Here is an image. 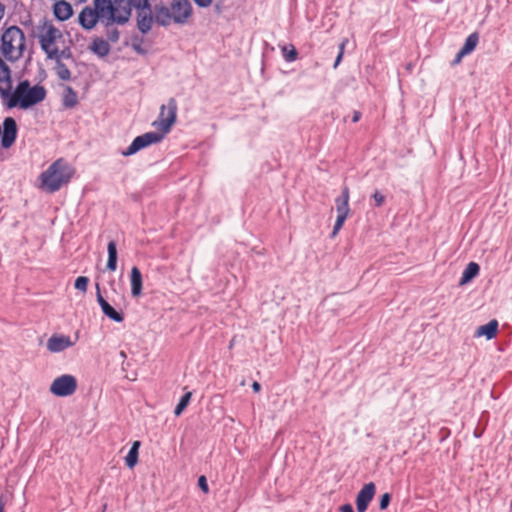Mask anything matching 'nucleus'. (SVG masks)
<instances>
[{
  "label": "nucleus",
  "instance_id": "49",
  "mask_svg": "<svg viewBox=\"0 0 512 512\" xmlns=\"http://www.w3.org/2000/svg\"><path fill=\"white\" fill-rule=\"evenodd\" d=\"M80 2H85L86 0H79Z\"/></svg>",
  "mask_w": 512,
  "mask_h": 512
},
{
  "label": "nucleus",
  "instance_id": "41",
  "mask_svg": "<svg viewBox=\"0 0 512 512\" xmlns=\"http://www.w3.org/2000/svg\"><path fill=\"white\" fill-rule=\"evenodd\" d=\"M198 485L200 487V489L204 492V493H208L209 492V487H208V484H207V479L205 476H200L199 479H198Z\"/></svg>",
  "mask_w": 512,
  "mask_h": 512
},
{
  "label": "nucleus",
  "instance_id": "34",
  "mask_svg": "<svg viewBox=\"0 0 512 512\" xmlns=\"http://www.w3.org/2000/svg\"><path fill=\"white\" fill-rule=\"evenodd\" d=\"M143 39L140 37H134L132 39V49L139 55H145L147 51L142 47Z\"/></svg>",
  "mask_w": 512,
  "mask_h": 512
},
{
  "label": "nucleus",
  "instance_id": "31",
  "mask_svg": "<svg viewBox=\"0 0 512 512\" xmlns=\"http://www.w3.org/2000/svg\"><path fill=\"white\" fill-rule=\"evenodd\" d=\"M2 98H8V101L6 103L8 108H14L16 106H19L21 108V96L17 93V88L15 89L14 93L10 92V96Z\"/></svg>",
  "mask_w": 512,
  "mask_h": 512
},
{
  "label": "nucleus",
  "instance_id": "20",
  "mask_svg": "<svg viewBox=\"0 0 512 512\" xmlns=\"http://www.w3.org/2000/svg\"><path fill=\"white\" fill-rule=\"evenodd\" d=\"M130 283H131V294L133 297H139L142 294V274L138 267L133 266L131 269L130 275Z\"/></svg>",
  "mask_w": 512,
  "mask_h": 512
},
{
  "label": "nucleus",
  "instance_id": "47",
  "mask_svg": "<svg viewBox=\"0 0 512 512\" xmlns=\"http://www.w3.org/2000/svg\"><path fill=\"white\" fill-rule=\"evenodd\" d=\"M252 389H253V391H254V392H259V391L261 390V385H260V383H258V382H256V381H255V382H253V384H252Z\"/></svg>",
  "mask_w": 512,
  "mask_h": 512
},
{
  "label": "nucleus",
  "instance_id": "5",
  "mask_svg": "<svg viewBox=\"0 0 512 512\" xmlns=\"http://www.w3.org/2000/svg\"><path fill=\"white\" fill-rule=\"evenodd\" d=\"M17 93L21 96V109H28L42 102L47 95L44 86L35 85L31 87L28 80L21 81L17 85Z\"/></svg>",
  "mask_w": 512,
  "mask_h": 512
},
{
  "label": "nucleus",
  "instance_id": "10",
  "mask_svg": "<svg viewBox=\"0 0 512 512\" xmlns=\"http://www.w3.org/2000/svg\"><path fill=\"white\" fill-rule=\"evenodd\" d=\"M174 23L184 24L191 17L193 8L189 0H173L170 5Z\"/></svg>",
  "mask_w": 512,
  "mask_h": 512
},
{
  "label": "nucleus",
  "instance_id": "40",
  "mask_svg": "<svg viewBox=\"0 0 512 512\" xmlns=\"http://www.w3.org/2000/svg\"><path fill=\"white\" fill-rule=\"evenodd\" d=\"M96 289H97V293H96L97 302L100 305L101 309H103L105 307V305L108 304V302L102 296L98 283L96 284Z\"/></svg>",
  "mask_w": 512,
  "mask_h": 512
},
{
  "label": "nucleus",
  "instance_id": "22",
  "mask_svg": "<svg viewBox=\"0 0 512 512\" xmlns=\"http://www.w3.org/2000/svg\"><path fill=\"white\" fill-rule=\"evenodd\" d=\"M479 271V265L475 262H470L464 269L459 284L465 285L469 283L473 278H475L479 274Z\"/></svg>",
  "mask_w": 512,
  "mask_h": 512
},
{
  "label": "nucleus",
  "instance_id": "13",
  "mask_svg": "<svg viewBox=\"0 0 512 512\" xmlns=\"http://www.w3.org/2000/svg\"><path fill=\"white\" fill-rule=\"evenodd\" d=\"M154 22L152 6L136 10V26L142 34L150 32Z\"/></svg>",
  "mask_w": 512,
  "mask_h": 512
},
{
  "label": "nucleus",
  "instance_id": "24",
  "mask_svg": "<svg viewBox=\"0 0 512 512\" xmlns=\"http://www.w3.org/2000/svg\"><path fill=\"white\" fill-rule=\"evenodd\" d=\"M62 101L65 108H74L78 104L77 93L72 87L67 86L65 88Z\"/></svg>",
  "mask_w": 512,
  "mask_h": 512
},
{
  "label": "nucleus",
  "instance_id": "19",
  "mask_svg": "<svg viewBox=\"0 0 512 512\" xmlns=\"http://www.w3.org/2000/svg\"><path fill=\"white\" fill-rule=\"evenodd\" d=\"M349 188L344 186L342 189L341 196L335 199L337 215L348 216L349 209Z\"/></svg>",
  "mask_w": 512,
  "mask_h": 512
},
{
  "label": "nucleus",
  "instance_id": "15",
  "mask_svg": "<svg viewBox=\"0 0 512 512\" xmlns=\"http://www.w3.org/2000/svg\"><path fill=\"white\" fill-rule=\"evenodd\" d=\"M152 11H153V16H154V21L157 24H159L163 27H167L171 24L172 21L174 22V17L171 14L170 7H167L166 5H164L162 3L156 4L152 8Z\"/></svg>",
  "mask_w": 512,
  "mask_h": 512
},
{
  "label": "nucleus",
  "instance_id": "12",
  "mask_svg": "<svg viewBox=\"0 0 512 512\" xmlns=\"http://www.w3.org/2000/svg\"><path fill=\"white\" fill-rule=\"evenodd\" d=\"M17 124L12 117H7L3 121V134L1 146L5 149L10 148L17 138Z\"/></svg>",
  "mask_w": 512,
  "mask_h": 512
},
{
  "label": "nucleus",
  "instance_id": "11",
  "mask_svg": "<svg viewBox=\"0 0 512 512\" xmlns=\"http://www.w3.org/2000/svg\"><path fill=\"white\" fill-rule=\"evenodd\" d=\"M376 492V486L373 482L365 484L358 492L356 497L357 512H366L369 503L372 501Z\"/></svg>",
  "mask_w": 512,
  "mask_h": 512
},
{
  "label": "nucleus",
  "instance_id": "2",
  "mask_svg": "<svg viewBox=\"0 0 512 512\" xmlns=\"http://www.w3.org/2000/svg\"><path fill=\"white\" fill-rule=\"evenodd\" d=\"M25 35L18 26H10L1 37V53L6 60L16 62L23 57L25 51Z\"/></svg>",
  "mask_w": 512,
  "mask_h": 512
},
{
  "label": "nucleus",
  "instance_id": "30",
  "mask_svg": "<svg viewBox=\"0 0 512 512\" xmlns=\"http://www.w3.org/2000/svg\"><path fill=\"white\" fill-rule=\"evenodd\" d=\"M56 73L61 80L67 81L71 78V72L63 62H56Z\"/></svg>",
  "mask_w": 512,
  "mask_h": 512
},
{
  "label": "nucleus",
  "instance_id": "17",
  "mask_svg": "<svg viewBox=\"0 0 512 512\" xmlns=\"http://www.w3.org/2000/svg\"><path fill=\"white\" fill-rule=\"evenodd\" d=\"M53 13L59 21L68 20L73 14L72 6L65 0H58L53 6Z\"/></svg>",
  "mask_w": 512,
  "mask_h": 512
},
{
  "label": "nucleus",
  "instance_id": "9",
  "mask_svg": "<svg viewBox=\"0 0 512 512\" xmlns=\"http://www.w3.org/2000/svg\"><path fill=\"white\" fill-rule=\"evenodd\" d=\"M163 139V134L157 132H147L137 136L126 150L122 152L123 156H131L139 150L151 145L159 143Z\"/></svg>",
  "mask_w": 512,
  "mask_h": 512
},
{
  "label": "nucleus",
  "instance_id": "36",
  "mask_svg": "<svg viewBox=\"0 0 512 512\" xmlns=\"http://www.w3.org/2000/svg\"><path fill=\"white\" fill-rule=\"evenodd\" d=\"M346 218H347V216L337 215V218H336V221H335V224L333 227V231H332V237H335L337 235V233L340 231Z\"/></svg>",
  "mask_w": 512,
  "mask_h": 512
},
{
  "label": "nucleus",
  "instance_id": "50",
  "mask_svg": "<svg viewBox=\"0 0 512 512\" xmlns=\"http://www.w3.org/2000/svg\"><path fill=\"white\" fill-rule=\"evenodd\" d=\"M511 507H512V500H511Z\"/></svg>",
  "mask_w": 512,
  "mask_h": 512
},
{
  "label": "nucleus",
  "instance_id": "21",
  "mask_svg": "<svg viewBox=\"0 0 512 512\" xmlns=\"http://www.w3.org/2000/svg\"><path fill=\"white\" fill-rule=\"evenodd\" d=\"M499 323L496 319L490 320L487 324L479 326L475 332L476 337L485 336L488 340L493 339L498 331Z\"/></svg>",
  "mask_w": 512,
  "mask_h": 512
},
{
  "label": "nucleus",
  "instance_id": "44",
  "mask_svg": "<svg viewBox=\"0 0 512 512\" xmlns=\"http://www.w3.org/2000/svg\"><path fill=\"white\" fill-rule=\"evenodd\" d=\"M343 49H344V43L341 44V47H340V52L335 60V63H334V68H336L339 63L341 62L342 60V56H343Z\"/></svg>",
  "mask_w": 512,
  "mask_h": 512
},
{
  "label": "nucleus",
  "instance_id": "26",
  "mask_svg": "<svg viewBox=\"0 0 512 512\" xmlns=\"http://www.w3.org/2000/svg\"><path fill=\"white\" fill-rule=\"evenodd\" d=\"M479 41V35L477 32L471 33L465 40L462 46V54H470L477 46Z\"/></svg>",
  "mask_w": 512,
  "mask_h": 512
},
{
  "label": "nucleus",
  "instance_id": "4",
  "mask_svg": "<svg viewBox=\"0 0 512 512\" xmlns=\"http://www.w3.org/2000/svg\"><path fill=\"white\" fill-rule=\"evenodd\" d=\"M129 20L130 14L128 9L115 10L111 7L110 12L101 23L105 28L107 41L117 43L120 39V31L118 30L117 25H125Z\"/></svg>",
  "mask_w": 512,
  "mask_h": 512
},
{
  "label": "nucleus",
  "instance_id": "8",
  "mask_svg": "<svg viewBox=\"0 0 512 512\" xmlns=\"http://www.w3.org/2000/svg\"><path fill=\"white\" fill-rule=\"evenodd\" d=\"M77 380L73 375L63 374L53 380L50 392L58 397H67L75 393Z\"/></svg>",
  "mask_w": 512,
  "mask_h": 512
},
{
  "label": "nucleus",
  "instance_id": "46",
  "mask_svg": "<svg viewBox=\"0 0 512 512\" xmlns=\"http://www.w3.org/2000/svg\"><path fill=\"white\" fill-rule=\"evenodd\" d=\"M361 116H362V114L360 111H354L353 117H352V122H354V123L358 122L361 119Z\"/></svg>",
  "mask_w": 512,
  "mask_h": 512
},
{
  "label": "nucleus",
  "instance_id": "37",
  "mask_svg": "<svg viewBox=\"0 0 512 512\" xmlns=\"http://www.w3.org/2000/svg\"><path fill=\"white\" fill-rule=\"evenodd\" d=\"M72 56V53H71V50L69 48H65L63 50H59L57 48V56L56 57H52L50 58L51 60H55L56 62H62L61 59L62 58H70Z\"/></svg>",
  "mask_w": 512,
  "mask_h": 512
},
{
  "label": "nucleus",
  "instance_id": "48",
  "mask_svg": "<svg viewBox=\"0 0 512 512\" xmlns=\"http://www.w3.org/2000/svg\"><path fill=\"white\" fill-rule=\"evenodd\" d=\"M5 500L3 496H0V512H4Z\"/></svg>",
  "mask_w": 512,
  "mask_h": 512
},
{
  "label": "nucleus",
  "instance_id": "1",
  "mask_svg": "<svg viewBox=\"0 0 512 512\" xmlns=\"http://www.w3.org/2000/svg\"><path fill=\"white\" fill-rule=\"evenodd\" d=\"M73 174V168L65 160L58 159L41 173L40 187L47 193H55L70 181Z\"/></svg>",
  "mask_w": 512,
  "mask_h": 512
},
{
  "label": "nucleus",
  "instance_id": "45",
  "mask_svg": "<svg viewBox=\"0 0 512 512\" xmlns=\"http://www.w3.org/2000/svg\"><path fill=\"white\" fill-rule=\"evenodd\" d=\"M341 512H354L350 504H344L340 507Z\"/></svg>",
  "mask_w": 512,
  "mask_h": 512
},
{
  "label": "nucleus",
  "instance_id": "6",
  "mask_svg": "<svg viewBox=\"0 0 512 512\" xmlns=\"http://www.w3.org/2000/svg\"><path fill=\"white\" fill-rule=\"evenodd\" d=\"M62 38V32L50 22L45 21L41 33L38 35L39 44L41 49L46 54L47 58L57 56L56 41Z\"/></svg>",
  "mask_w": 512,
  "mask_h": 512
},
{
  "label": "nucleus",
  "instance_id": "18",
  "mask_svg": "<svg viewBox=\"0 0 512 512\" xmlns=\"http://www.w3.org/2000/svg\"><path fill=\"white\" fill-rule=\"evenodd\" d=\"M89 49L99 57H106L111 50L109 42L101 37H95L92 40Z\"/></svg>",
  "mask_w": 512,
  "mask_h": 512
},
{
  "label": "nucleus",
  "instance_id": "28",
  "mask_svg": "<svg viewBox=\"0 0 512 512\" xmlns=\"http://www.w3.org/2000/svg\"><path fill=\"white\" fill-rule=\"evenodd\" d=\"M102 312L105 316L115 322H122L124 320L123 314L116 311L109 303L105 305V307L102 309Z\"/></svg>",
  "mask_w": 512,
  "mask_h": 512
},
{
  "label": "nucleus",
  "instance_id": "33",
  "mask_svg": "<svg viewBox=\"0 0 512 512\" xmlns=\"http://www.w3.org/2000/svg\"><path fill=\"white\" fill-rule=\"evenodd\" d=\"M129 9L132 10V8L136 10H140L142 8H148L151 6L150 0H128Z\"/></svg>",
  "mask_w": 512,
  "mask_h": 512
},
{
  "label": "nucleus",
  "instance_id": "14",
  "mask_svg": "<svg viewBox=\"0 0 512 512\" xmlns=\"http://www.w3.org/2000/svg\"><path fill=\"white\" fill-rule=\"evenodd\" d=\"M75 343L71 340L70 336L63 334H53L47 340V349L51 353H59L70 347H72Z\"/></svg>",
  "mask_w": 512,
  "mask_h": 512
},
{
  "label": "nucleus",
  "instance_id": "32",
  "mask_svg": "<svg viewBox=\"0 0 512 512\" xmlns=\"http://www.w3.org/2000/svg\"><path fill=\"white\" fill-rule=\"evenodd\" d=\"M88 284H89V278L86 277V276H79L76 280H75V288L83 293H85L87 291V288H88Z\"/></svg>",
  "mask_w": 512,
  "mask_h": 512
},
{
  "label": "nucleus",
  "instance_id": "23",
  "mask_svg": "<svg viewBox=\"0 0 512 512\" xmlns=\"http://www.w3.org/2000/svg\"><path fill=\"white\" fill-rule=\"evenodd\" d=\"M108 260L106 267L109 271H115L117 268V246L114 240H111L107 245Z\"/></svg>",
  "mask_w": 512,
  "mask_h": 512
},
{
  "label": "nucleus",
  "instance_id": "16",
  "mask_svg": "<svg viewBox=\"0 0 512 512\" xmlns=\"http://www.w3.org/2000/svg\"><path fill=\"white\" fill-rule=\"evenodd\" d=\"M0 83L5 84V87L0 86L1 97L10 96V91H12L11 69L4 62V60L1 57H0Z\"/></svg>",
  "mask_w": 512,
  "mask_h": 512
},
{
  "label": "nucleus",
  "instance_id": "27",
  "mask_svg": "<svg viewBox=\"0 0 512 512\" xmlns=\"http://www.w3.org/2000/svg\"><path fill=\"white\" fill-rule=\"evenodd\" d=\"M282 56L287 62H294L298 58V52L293 44H287L281 47Z\"/></svg>",
  "mask_w": 512,
  "mask_h": 512
},
{
  "label": "nucleus",
  "instance_id": "38",
  "mask_svg": "<svg viewBox=\"0 0 512 512\" xmlns=\"http://www.w3.org/2000/svg\"><path fill=\"white\" fill-rule=\"evenodd\" d=\"M390 501H391V495L389 493H384L380 497V501H379L380 510H385L389 506Z\"/></svg>",
  "mask_w": 512,
  "mask_h": 512
},
{
  "label": "nucleus",
  "instance_id": "42",
  "mask_svg": "<svg viewBox=\"0 0 512 512\" xmlns=\"http://www.w3.org/2000/svg\"><path fill=\"white\" fill-rule=\"evenodd\" d=\"M195 4L201 8H206L210 6L213 2V0H193Z\"/></svg>",
  "mask_w": 512,
  "mask_h": 512
},
{
  "label": "nucleus",
  "instance_id": "29",
  "mask_svg": "<svg viewBox=\"0 0 512 512\" xmlns=\"http://www.w3.org/2000/svg\"><path fill=\"white\" fill-rule=\"evenodd\" d=\"M191 396H192V393L191 392H187L185 393L179 403L176 405L175 407V410H174V414L176 416H179L181 415V413L185 410V408L189 405V402L191 400Z\"/></svg>",
  "mask_w": 512,
  "mask_h": 512
},
{
  "label": "nucleus",
  "instance_id": "39",
  "mask_svg": "<svg viewBox=\"0 0 512 512\" xmlns=\"http://www.w3.org/2000/svg\"><path fill=\"white\" fill-rule=\"evenodd\" d=\"M372 198L375 202L376 207H381L386 199V197L377 190L373 193Z\"/></svg>",
  "mask_w": 512,
  "mask_h": 512
},
{
  "label": "nucleus",
  "instance_id": "3",
  "mask_svg": "<svg viewBox=\"0 0 512 512\" xmlns=\"http://www.w3.org/2000/svg\"><path fill=\"white\" fill-rule=\"evenodd\" d=\"M93 6H86L79 13V23L86 30L93 29L98 22L102 23L112 7L110 0H93Z\"/></svg>",
  "mask_w": 512,
  "mask_h": 512
},
{
  "label": "nucleus",
  "instance_id": "7",
  "mask_svg": "<svg viewBox=\"0 0 512 512\" xmlns=\"http://www.w3.org/2000/svg\"><path fill=\"white\" fill-rule=\"evenodd\" d=\"M177 118V102L174 98L168 100L167 105L160 107L158 120L153 122V126L157 127L163 136L170 132L171 127Z\"/></svg>",
  "mask_w": 512,
  "mask_h": 512
},
{
  "label": "nucleus",
  "instance_id": "25",
  "mask_svg": "<svg viewBox=\"0 0 512 512\" xmlns=\"http://www.w3.org/2000/svg\"><path fill=\"white\" fill-rule=\"evenodd\" d=\"M139 447H140V442L135 441L132 444V447L130 448L128 454L125 457L126 465L129 468H133L137 464Z\"/></svg>",
  "mask_w": 512,
  "mask_h": 512
},
{
  "label": "nucleus",
  "instance_id": "35",
  "mask_svg": "<svg viewBox=\"0 0 512 512\" xmlns=\"http://www.w3.org/2000/svg\"><path fill=\"white\" fill-rule=\"evenodd\" d=\"M110 4L112 6L113 9L115 10H118V9H125V10H129V14L131 15L132 14V10L129 9V4H128V0L125 1V0H110Z\"/></svg>",
  "mask_w": 512,
  "mask_h": 512
},
{
  "label": "nucleus",
  "instance_id": "43",
  "mask_svg": "<svg viewBox=\"0 0 512 512\" xmlns=\"http://www.w3.org/2000/svg\"><path fill=\"white\" fill-rule=\"evenodd\" d=\"M466 55H467V54H462V50L460 49V50L458 51V53L456 54L455 59L453 60L452 64H453V65L459 64V63L461 62L462 58H463L464 56H466Z\"/></svg>",
  "mask_w": 512,
  "mask_h": 512
}]
</instances>
